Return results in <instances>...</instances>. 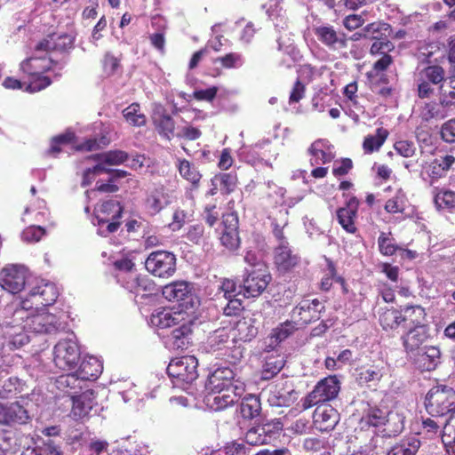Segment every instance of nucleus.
<instances>
[{
    "label": "nucleus",
    "mask_w": 455,
    "mask_h": 455,
    "mask_svg": "<svg viewBox=\"0 0 455 455\" xmlns=\"http://www.w3.org/2000/svg\"><path fill=\"white\" fill-rule=\"evenodd\" d=\"M116 280L124 288L132 293H139L140 291L147 290L148 280L140 278L136 272H130L124 278H116Z\"/></svg>",
    "instance_id": "37998d69"
},
{
    "label": "nucleus",
    "mask_w": 455,
    "mask_h": 455,
    "mask_svg": "<svg viewBox=\"0 0 455 455\" xmlns=\"http://www.w3.org/2000/svg\"><path fill=\"white\" fill-rule=\"evenodd\" d=\"M74 137L75 135L73 132H68L64 134L53 138L48 153L55 156L58 153H60L62 150V146H66L73 141Z\"/></svg>",
    "instance_id": "13d9d810"
},
{
    "label": "nucleus",
    "mask_w": 455,
    "mask_h": 455,
    "mask_svg": "<svg viewBox=\"0 0 455 455\" xmlns=\"http://www.w3.org/2000/svg\"><path fill=\"white\" fill-rule=\"evenodd\" d=\"M424 403L431 417L451 421L455 415V390L443 385L433 387L427 393Z\"/></svg>",
    "instance_id": "7ed1b4c3"
},
{
    "label": "nucleus",
    "mask_w": 455,
    "mask_h": 455,
    "mask_svg": "<svg viewBox=\"0 0 455 455\" xmlns=\"http://www.w3.org/2000/svg\"><path fill=\"white\" fill-rule=\"evenodd\" d=\"M416 355V362L424 371H432L440 363L441 352L436 347H425Z\"/></svg>",
    "instance_id": "473e14b6"
},
{
    "label": "nucleus",
    "mask_w": 455,
    "mask_h": 455,
    "mask_svg": "<svg viewBox=\"0 0 455 455\" xmlns=\"http://www.w3.org/2000/svg\"><path fill=\"white\" fill-rule=\"evenodd\" d=\"M109 443L106 440L92 438L87 445V455H101L103 452L108 451Z\"/></svg>",
    "instance_id": "774afa93"
},
{
    "label": "nucleus",
    "mask_w": 455,
    "mask_h": 455,
    "mask_svg": "<svg viewBox=\"0 0 455 455\" xmlns=\"http://www.w3.org/2000/svg\"><path fill=\"white\" fill-rule=\"evenodd\" d=\"M64 318V313L55 315L47 311H41L30 315L28 312V320H26L27 332L32 331L40 334L57 333L67 327Z\"/></svg>",
    "instance_id": "20e7f679"
},
{
    "label": "nucleus",
    "mask_w": 455,
    "mask_h": 455,
    "mask_svg": "<svg viewBox=\"0 0 455 455\" xmlns=\"http://www.w3.org/2000/svg\"><path fill=\"white\" fill-rule=\"evenodd\" d=\"M297 323L294 321H286L276 328L273 329L269 336L267 338V350H274L278 344L290 337L295 330Z\"/></svg>",
    "instance_id": "2f4dec72"
},
{
    "label": "nucleus",
    "mask_w": 455,
    "mask_h": 455,
    "mask_svg": "<svg viewBox=\"0 0 455 455\" xmlns=\"http://www.w3.org/2000/svg\"><path fill=\"white\" fill-rule=\"evenodd\" d=\"M59 297V291L52 283L41 281L36 286L33 287L25 299L29 300L31 309L35 307H47L52 305Z\"/></svg>",
    "instance_id": "f3484780"
},
{
    "label": "nucleus",
    "mask_w": 455,
    "mask_h": 455,
    "mask_svg": "<svg viewBox=\"0 0 455 455\" xmlns=\"http://www.w3.org/2000/svg\"><path fill=\"white\" fill-rule=\"evenodd\" d=\"M428 338L427 327L426 324H419L413 326L403 337V347L406 351L414 355L423 347L421 346L426 342Z\"/></svg>",
    "instance_id": "393cba45"
},
{
    "label": "nucleus",
    "mask_w": 455,
    "mask_h": 455,
    "mask_svg": "<svg viewBox=\"0 0 455 455\" xmlns=\"http://www.w3.org/2000/svg\"><path fill=\"white\" fill-rule=\"evenodd\" d=\"M45 235V230L40 226H30L21 234L22 240L28 243H36Z\"/></svg>",
    "instance_id": "680f3d73"
},
{
    "label": "nucleus",
    "mask_w": 455,
    "mask_h": 455,
    "mask_svg": "<svg viewBox=\"0 0 455 455\" xmlns=\"http://www.w3.org/2000/svg\"><path fill=\"white\" fill-rule=\"evenodd\" d=\"M153 123L157 132L170 140L174 136L175 123L164 108L158 106L153 115Z\"/></svg>",
    "instance_id": "cd10ccee"
},
{
    "label": "nucleus",
    "mask_w": 455,
    "mask_h": 455,
    "mask_svg": "<svg viewBox=\"0 0 455 455\" xmlns=\"http://www.w3.org/2000/svg\"><path fill=\"white\" fill-rule=\"evenodd\" d=\"M197 365L198 362L195 356H181L170 362L167 373L173 379L174 385L185 388V385L197 379Z\"/></svg>",
    "instance_id": "423d86ee"
},
{
    "label": "nucleus",
    "mask_w": 455,
    "mask_h": 455,
    "mask_svg": "<svg viewBox=\"0 0 455 455\" xmlns=\"http://www.w3.org/2000/svg\"><path fill=\"white\" fill-rule=\"evenodd\" d=\"M322 303L315 299L312 300L304 299L293 308L291 316L298 325L308 324L320 318V313L323 309Z\"/></svg>",
    "instance_id": "a211bd4d"
},
{
    "label": "nucleus",
    "mask_w": 455,
    "mask_h": 455,
    "mask_svg": "<svg viewBox=\"0 0 455 455\" xmlns=\"http://www.w3.org/2000/svg\"><path fill=\"white\" fill-rule=\"evenodd\" d=\"M421 446L417 435H409L395 443L387 451V455H416Z\"/></svg>",
    "instance_id": "72a5a7b5"
},
{
    "label": "nucleus",
    "mask_w": 455,
    "mask_h": 455,
    "mask_svg": "<svg viewBox=\"0 0 455 455\" xmlns=\"http://www.w3.org/2000/svg\"><path fill=\"white\" fill-rule=\"evenodd\" d=\"M275 264L278 271L286 273L295 268L300 262V257L289 245H276L275 250Z\"/></svg>",
    "instance_id": "4be33fe9"
},
{
    "label": "nucleus",
    "mask_w": 455,
    "mask_h": 455,
    "mask_svg": "<svg viewBox=\"0 0 455 455\" xmlns=\"http://www.w3.org/2000/svg\"><path fill=\"white\" fill-rule=\"evenodd\" d=\"M358 209V201L355 197H351L347 203L346 207L340 208L337 212L339 223L348 233H355L356 228L354 220Z\"/></svg>",
    "instance_id": "c756f323"
},
{
    "label": "nucleus",
    "mask_w": 455,
    "mask_h": 455,
    "mask_svg": "<svg viewBox=\"0 0 455 455\" xmlns=\"http://www.w3.org/2000/svg\"><path fill=\"white\" fill-rule=\"evenodd\" d=\"M396 419L400 424L397 427L396 431L400 432L404 427L405 416L403 415V412H387V411L379 408L370 406L366 411H364L360 425L362 428L366 427H379L384 425L386 422L395 420Z\"/></svg>",
    "instance_id": "2eb2a0df"
},
{
    "label": "nucleus",
    "mask_w": 455,
    "mask_h": 455,
    "mask_svg": "<svg viewBox=\"0 0 455 455\" xmlns=\"http://www.w3.org/2000/svg\"><path fill=\"white\" fill-rule=\"evenodd\" d=\"M125 120L135 126H141L146 124V116L140 113L139 104H132L123 111Z\"/></svg>",
    "instance_id": "5fc2aeb1"
},
{
    "label": "nucleus",
    "mask_w": 455,
    "mask_h": 455,
    "mask_svg": "<svg viewBox=\"0 0 455 455\" xmlns=\"http://www.w3.org/2000/svg\"><path fill=\"white\" fill-rule=\"evenodd\" d=\"M244 389V383L236 381L232 389L209 391V394L206 395L207 405L214 411L224 410L234 404L243 395Z\"/></svg>",
    "instance_id": "ddd939ff"
},
{
    "label": "nucleus",
    "mask_w": 455,
    "mask_h": 455,
    "mask_svg": "<svg viewBox=\"0 0 455 455\" xmlns=\"http://www.w3.org/2000/svg\"><path fill=\"white\" fill-rule=\"evenodd\" d=\"M421 434L429 438L442 434V440L444 444L455 443V431L448 419L432 417L422 418Z\"/></svg>",
    "instance_id": "4468645a"
},
{
    "label": "nucleus",
    "mask_w": 455,
    "mask_h": 455,
    "mask_svg": "<svg viewBox=\"0 0 455 455\" xmlns=\"http://www.w3.org/2000/svg\"><path fill=\"white\" fill-rule=\"evenodd\" d=\"M72 43L73 40L68 35L52 34L36 44V52H45L46 54L52 56L57 52H64L72 45Z\"/></svg>",
    "instance_id": "5701e85b"
},
{
    "label": "nucleus",
    "mask_w": 455,
    "mask_h": 455,
    "mask_svg": "<svg viewBox=\"0 0 455 455\" xmlns=\"http://www.w3.org/2000/svg\"><path fill=\"white\" fill-rule=\"evenodd\" d=\"M122 207L116 200H108L103 202L95 209V219L97 220L94 225L98 226V234L102 236L116 232L120 222Z\"/></svg>",
    "instance_id": "39448f33"
},
{
    "label": "nucleus",
    "mask_w": 455,
    "mask_h": 455,
    "mask_svg": "<svg viewBox=\"0 0 455 455\" xmlns=\"http://www.w3.org/2000/svg\"><path fill=\"white\" fill-rule=\"evenodd\" d=\"M408 204L405 193L399 189L395 196L388 199L385 204V210L389 213H403Z\"/></svg>",
    "instance_id": "49530a36"
},
{
    "label": "nucleus",
    "mask_w": 455,
    "mask_h": 455,
    "mask_svg": "<svg viewBox=\"0 0 455 455\" xmlns=\"http://www.w3.org/2000/svg\"><path fill=\"white\" fill-rule=\"evenodd\" d=\"M246 276L243 280V285L239 289H243L244 297H258L267 288L271 281V275L263 264H259L256 268L246 270Z\"/></svg>",
    "instance_id": "1a4fd4ad"
},
{
    "label": "nucleus",
    "mask_w": 455,
    "mask_h": 455,
    "mask_svg": "<svg viewBox=\"0 0 455 455\" xmlns=\"http://www.w3.org/2000/svg\"><path fill=\"white\" fill-rule=\"evenodd\" d=\"M223 224L224 229L220 236V242L227 249L234 251L240 245V238L237 232V216L233 213L228 214L223 220Z\"/></svg>",
    "instance_id": "b1692460"
},
{
    "label": "nucleus",
    "mask_w": 455,
    "mask_h": 455,
    "mask_svg": "<svg viewBox=\"0 0 455 455\" xmlns=\"http://www.w3.org/2000/svg\"><path fill=\"white\" fill-rule=\"evenodd\" d=\"M261 410L259 399L256 395H246L241 403L240 411L244 419H253L257 417Z\"/></svg>",
    "instance_id": "c03bdc74"
},
{
    "label": "nucleus",
    "mask_w": 455,
    "mask_h": 455,
    "mask_svg": "<svg viewBox=\"0 0 455 455\" xmlns=\"http://www.w3.org/2000/svg\"><path fill=\"white\" fill-rule=\"evenodd\" d=\"M71 400L73 405L70 416L75 420H80L86 418L96 403L94 392L89 389L78 395H73Z\"/></svg>",
    "instance_id": "412c9836"
},
{
    "label": "nucleus",
    "mask_w": 455,
    "mask_h": 455,
    "mask_svg": "<svg viewBox=\"0 0 455 455\" xmlns=\"http://www.w3.org/2000/svg\"><path fill=\"white\" fill-rule=\"evenodd\" d=\"M378 245L380 253L385 256H392L397 250H400V247L395 244L394 240L384 232H382L378 238Z\"/></svg>",
    "instance_id": "6e6d98bb"
},
{
    "label": "nucleus",
    "mask_w": 455,
    "mask_h": 455,
    "mask_svg": "<svg viewBox=\"0 0 455 455\" xmlns=\"http://www.w3.org/2000/svg\"><path fill=\"white\" fill-rule=\"evenodd\" d=\"M114 266L116 269L117 270V273L116 275V278H124L125 275H129L130 272H135L134 269V263L132 261V259H129L127 258L121 259L119 260H116L114 263Z\"/></svg>",
    "instance_id": "69168bd1"
},
{
    "label": "nucleus",
    "mask_w": 455,
    "mask_h": 455,
    "mask_svg": "<svg viewBox=\"0 0 455 455\" xmlns=\"http://www.w3.org/2000/svg\"><path fill=\"white\" fill-rule=\"evenodd\" d=\"M230 333L226 328L214 331L207 339L206 349L209 352H219L229 349Z\"/></svg>",
    "instance_id": "c9c22d12"
},
{
    "label": "nucleus",
    "mask_w": 455,
    "mask_h": 455,
    "mask_svg": "<svg viewBox=\"0 0 455 455\" xmlns=\"http://www.w3.org/2000/svg\"><path fill=\"white\" fill-rule=\"evenodd\" d=\"M145 267L155 276L168 278L175 273L176 257L167 251H153L146 259Z\"/></svg>",
    "instance_id": "9b49d317"
},
{
    "label": "nucleus",
    "mask_w": 455,
    "mask_h": 455,
    "mask_svg": "<svg viewBox=\"0 0 455 455\" xmlns=\"http://www.w3.org/2000/svg\"><path fill=\"white\" fill-rule=\"evenodd\" d=\"M164 205L165 202L162 188H156L148 195L146 201V206L151 214L158 213Z\"/></svg>",
    "instance_id": "603ef678"
},
{
    "label": "nucleus",
    "mask_w": 455,
    "mask_h": 455,
    "mask_svg": "<svg viewBox=\"0 0 455 455\" xmlns=\"http://www.w3.org/2000/svg\"><path fill=\"white\" fill-rule=\"evenodd\" d=\"M315 35L318 40L328 47L334 48L345 47L347 45L346 39L339 36L338 33L331 26H320L315 28Z\"/></svg>",
    "instance_id": "e433bc0d"
},
{
    "label": "nucleus",
    "mask_w": 455,
    "mask_h": 455,
    "mask_svg": "<svg viewBox=\"0 0 455 455\" xmlns=\"http://www.w3.org/2000/svg\"><path fill=\"white\" fill-rule=\"evenodd\" d=\"M402 311L395 308H385L379 315V323L384 330H395L402 323Z\"/></svg>",
    "instance_id": "79ce46f5"
},
{
    "label": "nucleus",
    "mask_w": 455,
    "mask_h": 455,
    "mask_svg": "<svg viewBox=\"0 0 455 455\" xmlns=\"http://www.w3.org/2000/svg\"><path fill=\"white\" fill-rule=\"evenodd\" d=\"M29 403L25 402V396L8 403H0V426L16 427L26 425L31 421Z\"/></svg>",
    "instance_id": "0eeeda50"
},
{
    "label": "nucleus",
    "mask_w": 455,
    "mask_h": 455,
    "mask_svg": "<svg viewBox=\"0 0 455 455\" xmlns=\"http://www.w3.org/2000/svg\"><path fill=\"white\" fill-rule=\"evenodd\" d=\"M271 435L267 434V430L262 426L251 427L249 429L244 436L243 443L249 445L257 446L267 444L270 442Z\"/></svg>",
    "instance_id": "a18cd8bd"
},
{
    "label": "nucleus",
    "mask_w": 455,
    "mask_h": 455,
    "mask_svg": "<svg viewBox=\"0 0 455 455\" xmlns=\"http://www.w3.org/2000/svg\"><path fill=\"white\" fill-rule=\"evenodd\" d=\"M103 365L101 361L95 356L85 357L77 370L80 378L85 380L96 379L102 372Z\"/></svg>",
    "instance_id": "4c0bfd02"
},
{
    "label": "nucleus",
    "mask_w": 455,
    "mask_h": 455,
    "mask_svg": "<svg viewBox=\"0 0 455 455\" xmlns=\"http://www.w3.org/2000/svg\"><path fill=\"white\" fill-rule=\"evenodd\" d=\"M308 153L313 157L311 159L312 165L330 163L334 157L331 152V146L326 140L314 141L308 148Z\"/></svg>",
    "instance_id": "7c9ffc66"
},
{
    "label": "nucleus",
    "mask_w": 455,
    "mask_h": 455,
    "mask_svg": "<svg viewBox=\"0 0 455 455\" xmlns=\"http://www.w3.org/2000/svg\"><path fill=\"white\" fill-rule=\"evenodd\" d=\"M235 374L228 367L216 369L208 378L206 388L209 391H223L234 388L239 379H235Z\"/></svg>",
    "instance_id": "aec40b11"
},
{
    "label": "nucleus",
    "mask_w": 455,
    "mask_h": 455,
    "mask_svg": "<svg viewBox=\"0 0 455 455\" xmlns=\"http://www.w3.org/2000/svg\"><path fill=\"white\" fill-rule=\"evenodd\" d=\"M53 63V56L46 54L45 52H36V47L34 56L28 58L20 64L21 71L28 76L29 80L26 84L25 92L34 93L49 86L52 81L44 74L52 69Z\"/></svg>",
    "instance_id": "f03ea898"
},
{
    "label": "nucleus",
    "mask_w": 455,
    "mask_h": 455,
    "mask_svg": "<svg viewBox=\"0 0 455 455\" xmlns=\"http://www.w3.org/2000/svg\"><path fill=\"white\" fill-rule=\"evenodd\" d=\"M190 332V327H188L186 323H183L178 328L172 330L171 338L173 339V345L178 348L183 347L188 343V341L186 342L185 339L188 338Z\"/></svg>",
    "instance_id": "052dcab7"
},
{
    "label": "nucleus",
    "mask_w": 455,
    "mask_h": 455,
    "mask_svg": "<svg viewBox=\"0 0 455 455\" xmlns=\"http://www.w3.org/2000/svg\"><path fill=\"white\" fill-rule=\"evenodd\" d=\"M178 168L180 174L191 184L196 186L199 183L201 174L190 162L185 159L180 160Z\"/></svg>",
    "instance_id": "8fccbe9b"
},
{
    "label": "nucleus",
    "mask_w": 455,
    "mask_h": 455,
    "mask_svg": "<svg viewBox=\"0 0 455 455\" xmlns=\"http://www.w3.org/2000/svg\"><path fill=\"white\" fill-rule=\"evenodd\" d=\"M30 309L28 299L13 301L0 309V335L10 349H17L28 343L26 320Z\"/></svg>",
    "instance_id": "f257e3e1"
},
{
    "label": "nucleus",
    "mask_w": 455,
    "mask_h": 455,
    "mask_svg": "<svg viewBox=\"0 0 455 455\" xmlns=\"http://www.w3.org/2000/svg\"><path fill=\"white\" fill-rule=\"evenodd\" d=\"M29 387L25 381L17 378L10 377L0 383V399H11L18 395L25 396V402L29 398Z\"/></svg>",
    "instance_id": "a878e982"
},
{
    "label": "nucleus",
    "mask_w": 455,
    "mask_h": 455,
    "mask_svg": "<svg viewBox=\"0 0 455 455\" xmlns=\"http://www.w3.org/2000/svg\"><path fill=\"white\" fill-rule=\"evenodd\" d=\"M422 75L431 83L437 84L443 80L444 71L440 66H429L423 70Z\"/></svg>",
    "instance_id": "338daca9"
},
{
    "label": "nucleus",
    "mask_w": 455,
    "mask_h": 455,
    "mask_svg": "<svg viewBox=\"0 0 455 455\" xmlns=\"http://www.w3.org/2000/svg\"><path fill=\"white\" fill-rule=\"evenodd\" d=\"M315 424L322 431L332 430L339 421V414L331 405H323L315 409L314 413Z\"/></svg>",
    "instance_id": "bb28decb"
},
{
    "label": "nucleus",
    "mask_w": 455,
    "mask_h": 455,
    "mask_svg": "<svg viewBox=\"0 0 455 455\" xmlns=\"http://www.w3.org/2000/svg\"><path fill=\"white\" fill-rule=\"evenodd\" d=\"M388 136L387 130L384 128H378L376 133L365 137L363 148L366 154H371L378 151L386 141Z\"/></svg>",
    "instance_id": "a19ab883"
},
{
    "label": "nucleus",
    "mask_w": 455,
    "mask_h": 455,
    "mask_svg": "<svg viewBox=\"0 0 455 455\" xmlns=\"http://www.w3.org/2000/svg\"><path fill=\"white\" fill-rule=\"evenodd\" d=\"M340 390V382L336 376H329L320 380L314 389L303 399L302 406L308 409L318 403L333 400Z\"/></svg>",
    "instance_id": "6e6552de"
},
{
    "label": "nucleus",
    "mask_w": 455,
    "mask_h": 455,
    "mask_svg": "<svg viewBox=\"0 0 455 455\" xmlns=\"http://www.w3.org/2000/svg\"><path fill=\"white\" fill-rule=\"evenodd\" d=\"M85 381V379L80 378V373L76 371L60 376L56 384L60 390L70 395L72 399L73 395H78L77 393L83 389Z\"/></svg>",
    "instance_id": "c85d7f7f"
},
{
    "label": "nucleus",
    "mask_w": 455,
    "mask_h": 455,
    "mask_svg": "<svg viewBox=\"0 0 455 455\" xmlns=\"http://www.w3.org/2000/svg\"><path fill=\"white\" fill-rule=\"evenodd\" d=\"M258 326L254 318H243L239 320L233 331V339H238L243 342L250 341L258 334Z\"/></svg>",
    "instance_id": "f704fd0d"
},
{
    "label": "nucleus",
    "mask_w": 455,
    "mask_h": 455,
    "mask_svg": "<svg viewBox=\"0 0 455 455\" xmlns=\"http://www.w3.org/2000/svg\"><path fill=\"white\" fill-rule=\"evenodd\" d=\"M403 323L410 322L414 326L426 324V313L419 306L407 307L402 311Z\"/></svg>",
    "instance_id": "de8ad7c7"
},
{
    "label": "nucleus",
    "mask_w": 455,
    "mask_h": 455,
    "mask_svg": "<svg viewBox=\"0 0 455 455\" xmlns=\"http://www.w3.org/2000/svg\"><path fill=\"white\" fill-rule=\"evenodd\" d=\"M434 202L438 210L451 212L455 208V192L442 190L435 194Z\"/></svg>",
    "instance_id": "09e8293b"
},
{
    "label": "nucleus",
    "mask_w": 455,
    "mask_h": 455,
    "mask_svg": "<svg viewBox=\"0 0 455 455\" xmlns=\"http://www.w3.org/2000/svg\"><path fill=\"white\" fill-rule=\"evenodd\" d=\"M327 266L324 270V275L321 281V288L324 291L330 290L333 282H337V277H339L334 267V264L329 259H326Z\"/></svg>",
    "instance_id": "bf43d9fd"
},
{
    "label": "nucleus",
    "mask_w": 455,
    "mask_h": 455,
    "mask_svg": "<svg viewBox=\"0 0 455 455\" xmlns=\"http://www.w3.org/2000/svg\"><path fill=\"white\" fill-rule=\"evenodd\" d=\"M37 455H62L60 446L52 440L43 441L36 445Z\"/></svg>",
    "instance_id": "0e129e2a"
},
{
    "label": "nucleus",
    "mask_w": 455,
    "mask_h": 455,
    "mask_svg": "<svg viewBox=\"0 0 455 455\" xmlns=\"http://www.w3.org/2000/svg\"><path fill=\"white\" fill-rule=\"evenodd\" d=\"M181 320H183V314L181 312H173L171 309L157 311L151 316V323L162 329L176 325Z\"/></svg>",
    "instance_id": "58836bf2"
},
{
    "label": "nucleus",
    "mask_w": 455,
    "mask_h": 455,
    "mask_svg": "<svg viewBox=\"0 0 455 455\" xmlns=\"http://www.w3.org/2000/svg\"><path fill=\"white\" fill-rule=\"evenodd\" d=\"M163 296L169 301L182 302L186 307L194 306L192 287L187 282H174L164 286Z\"/></svg>",
    "instance_id": "6ab92c4d"
},
{
    "label": "nucleus",
    "mask_w": 455,
    "mask_h": 455,
    "mask_svg": "<svg viewBox=\"0 0 455 455\" xmlns=\"http://www.w3.org/2000/svg\"><path fill=\"white\" fill-rule=\"evenodd\" d=\"M282 0H269L266 4L267 12L278 31L288 28L287 20L283 14Z\"/></svg>",
    "instance_id": "ea45409f"
},
{
    "label": "nucleus",
    "mask_w": 455,
    "mask_h": 455,
    "mask_svg": "<svg viewBox=\"0 0 455 455\" xmlns=\"http://www.w3.org/2000/svg\"><path fill=\"white\" fill-rule=\"evenodd\" d=\"M53 354L56 367L62 371H73L80 362L78 345L70 339L60 340L54 347Z\"/></svg>",
    "instance_id": "9d476101"
},
{
    "label": "nucleus",
    "mask_w": 455,
    "mask_h": 455,
    "mask_svg": "<svg viewBox=\"0 0 455 455\" xmlns=\"http://www.w3.org/2000/svg\"><path fill=\"white\" fill-rule=\"evenodd\" d=\"M421 167L420 176L426 180V175L427 178L431 179V183L433 180H437L444 175L443 172L440 169V164L436 162L435 159L430 162H421L419 164Z\"/></svg>",
    "instance_id": "864d4df0"
},
{
    "label": "nucleus",
    "mask_w": 455,
    "mask_h": 455,
    "mask_svg": "<svg viewBox=\"0 0 455 455\" xmlns=\"http://www.w3.org/2000/svg\"><path fill=\"white\" fill-rule=\"evenodd\" d=\"M214 63H220L225 68H238L243 64V58L240 53L230 52L214 60Z\"/></svg>",
    "instance_id": "4d7b16f0"
},
{
    "label": "nucleus",
    "mask_w": 455,
    "mask_h": 455,
    "mask_svg": "<svg viewBox=\"0 0 455 455\" xmlns=\"http://www.w3.org/2000/svg\"><path fill=\"white\" fill-rule=\"evenodd\" d=\"M266 185L268 189L267 196L274 199L275 204H283L284 203V195L286 193L285 188L278 187L271 180H268Z\"/></svg>",
    "instance_id": "e2e57ef3"
},
{
    "label": "nucleus",
    "mask_w": 455,
    "mask_h": 455,
    "mask_svg": "<svg viewBox=\"0 0 455 455\" xmlns=\"http://www.w3.org/2000/svg\"><path fill=\"white\" fill-rule=\"evenodd\" d=\"M26 283V269L22 266L9 265L3 268L0 287L4 291L15 294L23 290Z\"/></svg>",
    "instance_id": "dca6fc26"
},
{
    "label": "nucleus",
    "mask_w": 455,
    "mask_h": 455,
    "mask_svg": "<svg viewBox=\"0 0 455 455\" xmlns=\"http://www.w3.org/2000/svg\"><path fill=\"white\" fill-rule=\"evenodd\" d=\"M250 451L243 442L233 441L226 443L224 447L212 452V455H248Z\"/></svg>",
    "instance_id": "3c124183"
},
{
    "label": "nucleus",
    "mask_w": 455,
    "mask_h": 455,
    "mask_svg": "<svg viewBox=\"0 0 455 455\" xmlns=\"http://www.w3.org/2000/svg\"><path fill=\"white\" fill-rule=\"evenodd\" d=\"M100 163L93 168L87 169L84 173V179L82 182L83 187H86L91 184L92 180L96 175L102 172H109L111 170L107 165H118L128 160V155L122 150L108 151L102 155L97 156Z\"/></svg>",
    "instance_id": "f8f14e48"
}]
</instances>
